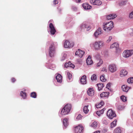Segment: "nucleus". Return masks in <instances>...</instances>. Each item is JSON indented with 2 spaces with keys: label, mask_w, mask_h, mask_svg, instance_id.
I'll list each match as a JSON object with an SVG mask.
<instances>
[{
  "label": "nucleus",
  "mask_w": 133,
  "mask_h": 133,
  "mask_svg": "<svg viewBox=\"0 0 133 133\" xmlns=\"http://www.w3.org/2000/svg\"><path fill=\"white\" fill-rule=\"evenodd\" d=\"M49 28L50 29L49 31L51 35H54L56 32V30L52 23H50L49 25Z\"/></svg>",
  "instance_id": "nucleus-11"
},
{
  "label": "nucleus",
  "mask_w": 133,
  "mask_h": 133,
  "mask_svg": "<svg viewBox=\"0 0 133 133\" xmlns=\"http://www.w3.org/2000/svg\"><path fill=\"white\" fill-rule=\"evenodd\" d=\"M71 109V105L69 104H67L62 109L60 114L62 115L68 114L70 111Z\"/></svg>",
  "instance_id": "nucleus-3"
},
{
  "label": "nucleus",
  "mask_w": 133,
  "mask_h": 133,
  "mask_svg": "<svg viewBox=\"0 0 133 133\" xmlns=\"http://www.w3.org/2000/svg\"><path fill=\"white\" fill-rule=\"evenodd\" d=\"M119 44L117 43H114L112 44L110 46V48L114 49V50H117L118 48Z\"/></svg>",
  "instance_id": "nucleus-15"
},
{
  "label": "nucleus",
  "mask_w": 133,
  "mask_h": 133,
  "mask_svg": "<svg viewBox=\"0 0 133 133\" xmlns=\"http://www.w3.org/2000/svg\"><path fill=\"white\" fill-rule=\"evenodd\" d=\"M97 85L98 88V89L99 91L102 89V88L104 87L103 84L102 83L98 84H97Z\"/></svg>",
  "instance_id": "nucleus-30"
},
{
  "label": "nucleus",
  "mask_w": 133,
  "mask_h": 133,
  "mask_svg": "<svg viewBox=\"0 0 133 133\" xmlns=\"http://www.w3.org/2000/svg\"><path fill=\"white\" fill-rule=\"evenodd\" d=\"M107 52V51H104V52L103 51H102L101 52V53L102 54L104 55H105V54H106Z\"/></svg>",
  "instance_id": "nucleus-51"
},
{
  "label": "nucleus",
  "mask_w": 133,
  "mask_h": 133,
  "mask_svg": "<svg viewBox=\"0 0 133 133\" xmlns=\"http://www.w3.org/2000/svg\"><path fill=\"white\" fill-rule=\"evenodd\" d=\"M103 113V111L101 110L96 112V114L99 116H100L101 114H102Z\"/></svg>",
  "instance_id": "nucleus-40"
},
{
  "label": "nucleus",
  "mask_w": 133,
  "mask_h": 133,
  "mask_svg": "<svg viewBox=\"0 0 133 133\" xmlns=\"http://www.w3.org/2000/svg\"><path fill=\"white\" fill-rule=\"evenodd\" d=\"M84 128L81 125H79L75 127L74 131L75 133H83Z\"/></svg>",
  "instance_id": "nucleus-7"
},
{
  "label": "nucleus",
  "mask_w": 133,
  "mask_h": 133,
  "mask_svg": "<svg viewBox=\"0 0 133 133\" xmlns=\"http://www.w3.org/2000/svg\"><path fill=\"white\" fill-rule=\"evenodd\" d=\"M104 45V42L102 41H96L90 44L91 47L93 46L95 50H99Z\"/></svg>",
  "instance_id": "nucleus-1"
},
{
  "label": "nucleus",
  "mask_w": 133,
  "mask_h": 133,
  "mask_svg": "<svg viewBox=\"0 0 133 133\" xmlns=\"http://www.w3.org/2000/svg\"><path fill=\"white\" fill-rule=\"evenodd\" d=\"M67 80L68 82H70L72 81V79H71L72 76V75L69 72H67Z\"/></svg>",
  "instance_id": "nucleus-26"
},
{
  "label": "nucleus",
  "mask_w": 133,
  "mask_h": 133,
  "mask_svg": "<svg viewBox=\"0 0 133 133\" xmlns=\"http://www.w3.org/2000/svg\"><path fill=\"white\" fill-rule=\"evenodd\" d=\"M103 63V61L101 59H100L99 62L96 65V67H98L101 66Z\"/></svg>",
  "instance_id": "nucleus-34"
},
{
  "label": "nucleus",
  "mask_w": 133,
  "mask_h": 133,
  "mask_svg": "<svg viewBox=\"0 0 133 133\" xmlns=\"http://www.w3.org/2000/svg\"><path fill=\"white\" fill-rule=\"evenodd\" d=\"M131 32L130 34V35L131 36H133V29H131Z\"/></svg>",
  "instance_id": "nucleus-56"
},
{
  "label": "nucleus",
  "mask_w": 133,
  "mask_h": 133,
  "mask_svg": "<svg viewBox=\"0 0 133 133\" xmlns=\"http://www.w3.org/2000/svg\"><path fill=\"white\" fill-rule=\"evenodd\" d=\"M131 87L128 86L127 85H123L122 87V89L123 91L127 92L129 89H130Z\"/></svg>",
  "instance_id": "nucleus-20"
},
{
  "label": "nucleus",
  "mask_w": 133,
  "mask_h": 133,
  "mask_svg": "<svg viewBox=\"0 0 133 133\" xmlns=\"http://www.w3.org/2000/svg\"><path fill=\"white\" fill-rule=\"evenodd\" d=\"M96 76L95 74H93L91 76V79L92 80H96Z\"/></svg>",
  "instance_id": "nucleus-42"
},
{
  "label": "nucleus",
  "mask_w": 133,
  "mask_h": 133,
  "mask_svg": "<svg viewBox=\"0 0 133 133\" xmlns=\"http://www.w3.org/2000/svg\"><path fill=\"white\" fill-rule=\"evenodd\" d=\"M74 45L73 43H70L69 41L66 40L63 42V45L65 48H71Z\"/></svg>",
  "instance_id": "nucleus-8"
},
{
  "label": "nucleus",
  "mask_w": 133,
  "mask_h": 133,
  "mask_svg": "<svg viewBox=\"0 0 133 133\" xmlns=\"http://www.w3.org/2000/svg\"><path fill=\"white\" fill-rule=\"evenodd\" d=\"M97 122L96 121H94L92 123V124L91 125V126L95 129L97 127Z\"/></svg>",
  "instance_id": "nucleus-36"
},
{
  "label": "nucleus",
  "mask_w": 133,
  "mask_h": 133,
  "mask_svg": "<svg viewBox=\"0 0 133 133\" xmlns=\"http://www.w3.org/2000/svg\"><path fill=\"white\" fill-rule=\"evenodd\" d=\"M128 71L125 69H122L120 73V76L121 77H123L127 75Z\"/></svg>",
  "instance_id": "nucleus-21"
},
{
  "label": "nucleus",
  "mask_w": 133,
  "mask_h": 133,
  "mask_svg": "<svg viewBox=\"0 0 133 133\" xmlns=\"http://www.w3.org/2000/svg\"><path fill=\"white\" fill-rule=\"evenodd\" d=\"M59 116H60V117H62V116H61V115H59Z\"/></svg>",
  "instance_id": "nucleus-62"
},
{
  "label": "nucleus",
  "mask_w": 133,
  "mask_h": 133,
  "mask_svg": "<svg viewBox=\"0 0 133 133\" xmlns=\"http://www.w3.org/2000/svg\"><path fill=\"white\" fill-rule=\"evenodd\" d=\"M88 94L89 96H92L94 95V91L92 88H90L87 91Z\"/></svg>",
  "instance_id": "nucleus-16"
},
{
  "label": "nucleus",
  "mask_w": 133,
  "mask_h": 133,
  "mask_svg": "<svg viewBox=\"0 0 133 133\" xmlns=\"http://www.w3.org/2000/svg\"><path fill=\"white\" fill-rule=\"evenodd\" d=\"M56 78L58 82L61 83L62 82V77L60 74H58L56 76Z\"/></svg>",
  "instance_id": "nucleus-25"
},
{
  "label": "nucleus",
  "mask_w": 133,
  "mask_h": 133,
  "mask_svg": "<svg viewBox=\"0 0 133 133\" xmlns=\"http://www.w3.org/2000/svg\"><path fill=\"white\" fill-rule=\"evenodd\" d=\"M83 8L85 10L90 9L91 8L92 6L88 3H84L82 5Z\"/></svg>",
  "instance_id": "nucleus-23"
},
{
  "label": "nucleus",
  "mask_w": 133,
  "mask_h": 133,
  "mask_svg": "<svg viewBox=\"0 0 133 133\" xmlns=\"http://www.w3.org/2000/svg\"><path fill=\"white\" fill-rule=\"evenodd\" d=\"M94 133H100L99 131H96L94 132Z\"/></svg>",
  "instance_id": "nucleus-58"
},
{
  "label": "nucleus",
  "mask_w": 133,
  "mask_h": 133,
  "mask_svg": "<svg viewBox=\"0 0 133 133\" xmlns=\"http://www.w3.org/2000/svg\"><path fill=\"white\" fill-rule=\"evenodd\" d=\"M110 86V83H108L107 85V88L108 89H109V87Z\"/></svg>",
  "instance_id": "nucleus-53"
},
{
  "label": "nucleus",
  "mask_w": 133,
  "mask_h": 133,
  "mask_svg": "<svg viewBox=\"0 0 133 133\" xmlns=\"http://www.w3.org/2000/svg\"><path fill=\"white\" fill-rule=\"evenodd\" d=\"M58 9H59V11H60L62 9L60 8H58Z\"/></svg>",
  "instance_id": "nucleus-60"
},
{
  "label": "nucleus",
  "mask_w": 133,
  "mask_h": 133,
  "mask_svg": "<svg viewBox=\"0 0 133 133\" xmlns=\"http://www.w3.org/2000/svg\"><path fill=\"white\" fill-rule=\"evenodd\" d=\"M82 29L87 28V30H89L90 29V26L88 25V23L87 22L83 23L80 25Z\"/></svg>",
  "instance_id": "nucleus-10"
},
{
  "label": "nucleus",
  "mask_w": 133,
  "mask_h": 133,
  "mask_svg": "<svg viewBox=\"0 0 133 133\" xmlns=\"http://www.w3.org/2000/svg\"><path fill=\"white\" fill-rule=\"evenodd\" d=\"M133 54V50H127L124 51L123 53V56L125 58H128Z\"/></svg>",
  "instance_id": "nucleus-6"
},
{
  "label": "nucleus",
  "mask_w": 133,
  "mask_h": 133,
  "mask_svg": "<svg viewBox=\"0 0 133 133\" xmlns=\"http://www.w3.org/2000/svg\"><path fill=\"white\" fill-rule=\"evenodd\" d=\"M117 17V15L115 14H111L107 16V18L108 20L113 19Z\"/></svg>",
  "instance_id": "nucleus-24"
},
{
  "label": "nucleus",
  "mask_w": 133,
  "mask_h": 133,
  "mask_svg": "<svg viewBox=\"0 0 133 133\" xmlns=\"http://www.w3.org/2000/svg\"><path fill=\"white\" fill-rule=\"evenodd\" d=\"M67 53L66 52H63L62 54L61 57V60L63 61L67 59Z\"/></svg>",
  "instance_id": "nucleus-17"
},
{
  "label": "nucleus",
  "mask_w": 133,
  "mask_h": 133,
  "mask_svg": "<svg viewBox=\"0 0 133 133\" xmlns=\"http://www.w3.org/2000/svg\"><path fill=\"white\" fill-rule=\"evenodd\" d=\"M83 116L80 114H79L77 117L76 118L77 120H79L81 119Z\"/></svg>",
  "instance_id": "nucleus-46"
},
{
  "label": "nucleus",
  "mask_w": 133,
  "mask_h": 133,
  "mask_svg": "<svg viewBox=\"0 0 133 133\" xmlns=\"http://www.w3.org/2000/svg\"><path fill=\"white\" fill-rule=\"evenodd\" d=\"M86 76L85 75H83L81 77L80 79V82L81 84L83 85L86 84Z\"/></svg>",
  "instance_id": "nucleus-18"
},
{
  "label": "nucleus",
  "mask_w": 133,
  "mask_h": 133,
  "mask_svg": "<svg viewBox=\"0 0 133 133\" xmlns=\"http://www.w3.org/2000/svg\"><path fill=\"white\" fill-rule=\"evenodd\" d=\"M109 94V92H103L100 94V96L101 98H108Z\"/></svg>",
  "instance_id": "nucleus-22"
},
{
  "label": "nucleus",
  "mask_w": 133,
  "mask_h": 133,
  "mask_svg": "<svg viewBox=\"0 0 133 133\" xmlns=\"http://www.w3.org/2000/svg\"><path fill=\"white\" fill-rule=\"evenodd\" d=\"M102 33L101 30L100 28H98L94 32V35L96 38H97L98 37V36L100 35Z\"/></svg>",
  "instance_id": "nucleus-14"
},
{
  "label": "nucleus",
  "mask_w": 133,
  "mask_h": 133,
  "mask_svg": "<svg viewBox=\"0 0 133 133\" xmlns=\"http://www.w3.org/2000/svg\"><path fill=\"white\" fill-rule=\"evenodd\" d=\"M68 121V119L66 118H65L63 119V127L64 129H65L68 125L69 124Z\"/></svg>",
  "instance_id": "nucleus-19"
},
{
  "label": "nucleus",
  "mask_w": 133,
  "mask_h": 133,
  "mask_svg": "<svg viewBox=\"0 0 133 133\" xmlns=\"http://www.w3.org/2000/svg\"><path fill=\"white\" fill-rule=\"evenodd\" d=\"M84 52L79 49L75 53L76 55H77L80 58H82L84 54Z\"/></svg>",
  "instance_id": "nucleus-12"
},
{
  "label": "nucleus",
  "mask_w": 133,
  "mask_h": 133,
  "mask_svg": "<svg viewBox=\"0 0 133 133\" xmlns=\"http://www.w3.org/2000/svg\"><path fill=\"white\" fill-rule=\"evenodd\" d=\"M107 115L108 118L110 119H112L114 117L116 116L115 112L111 109H109L107 111Z\"/></svg>",
  "instance_id": "nucleus-5"
},
{
  "label": "nucleus",
  "mask_w": 133,
  "mask_h": 133,
  "mask_svg": "<svg viewBox=\"0 0 133 133\" xmlns=\"http://www.w3.org/2000/svg\"><path fill=\"white\" fill-rule=\"evenodd\" d=\"M116 122L117 120L116 119H115L113 121L111 124V128L115 127L116 125Z\"/></svg>",
  "instance_id": "nucleus-33"
},
{
  "label": "nucleus",
  "mask_w": 133,
  "mask_h": 133,
  "mask_svg": "<svg viewBox=\"0 0 133 133\" xmlns=\"http://www.w3.org/2000/svg\"><path fill=\"white\" fill-rule=\"evenodd\" d=\"M88 105H86L84 107L83 109V111L84 113L85 114L87 113L89 111V110L88 109Z\"/></svg>",
  "instance_id": "nucleus-32"
},
{
  "label": "nucleus",
  "mask_w": 133,
  "mask_h": 133,
  "mask_svg": "<svg viewBox=\"0 0 133 133\" xmlns=\"http://www.w3.org/2000/svg\"><path fill=\"white\" fill-rule=\"evenodd\" d=\"M127 82L129 84L132 83L133 82V77L128 78L127 80Z\"/></svg>",
  "instance_id": "nucleus-37"
},
{
  "label": "nucleus",
  "mask_w": 133,
  "mask_h": 133,
  "mask_svg": "<svg viewBox=\"0 0 133 133\" xmlns=\"http://www.w3.org/2000/svg\"><path fill=\"white\" fill-rule=\"evenodd\" d=\"M20 95L23 99H25L26 97V93L23 91H21L20 92Z\"/></svg>",
  "instance_id": "nucleus-29"
},
{
  "label": "nucleus",
  "mask_w": 133,
  "mask_h": 133,
  "mask_svg": "<svg viewBox=\"0 0 133 133\" xmlns=\"http://www.w3.org/2000/svg\"><path fill=\"white\" fill-rule=\"evenodd\" d=\"M58 0H54L53 2V4L54 5H56L58 3Z\"/></svg>",
  "instance_id": "nucleus-50"
},
{
  "label": "nucleus",
  "mask_w": 133,
  "mask_h": 133,
  "mask_svg": "<svg viewBox=\"0 0 133 133\" xmlns=\"http://www.w3.org/2000/svg\"><path fill=\"white\" fill-rule=\"evenodd\" d=\"M36 94L35 92H33L31 94V96L32 97L35 98L36 97Z\"/></svg>",
  "instance_id": "nucleus-39"
},
{
  "label": "nucleus",
  "mask_w": 133,
  "mask_h": 133,
  "mask_svg": "<svg viewBox=\"0 0 133 133\" xmlns=\"http://www.w3.org/2000/svg\"><path fill=\"white\" fill-rule=\"evenodd\" d=\"M126 1H122L120 2L119 4V5L122 6L125 4Z\"/></svg>",
  "instance_id": "nucleus-44"
},
{
  "label": "nucleus",
  "mask_w": 133,
  "mask_h": 133,
  "mask_svg": "<svg viewBox=\"0 0 133 133\" xmlns=\"http://www.w3.org/2000/svg\"><path fill=\"white\" fill-rule=\"evenodd\" d=\"M86 63L88 65H90L93 63L90 56H89L86 59Z\"/></svg>",
  "instance_id": "nucleus-27"
},
{
  "label": "nucleus",
  "mask_w": 133,
  "mask_h": 133,
  "mask_svg": "<svg viewBox=\"0 0 133 133\" xmlns=\"http://www.w3.org/2000/svg\"><path fill=\"white\" fill-rule=\"evenodd\" d=\"M56 42L52 43L49 47V55L51 57H53L55 55L56 50L55 46Z\"/></svg>",
  "instance_id": "nucleus-4"
},
{
  "label": "nucleus",
  "mask_w": 133,
  "mask_h": 133,
  "mask_svg": "<svg viewBox=\"0 0 133 133\" xmlns=\"http://www.w3.org/2000/svg\"><path fill=\"white\" fill-rule=\"evenodd\" d=\"M109 70L111 73H114L117 70V67L116 64H112L109 65L108 67Z\"/></svg>",
  "instance_id": "nucleus-9"
},
{
  "label": "nucleus",
  "mask_w": 133,
  "mask_h": 133,
  "mask_svg": "<svg viewBox=\"0 0 133 133\" xmlns=\"http://www.w3.org/2000/svg\"><path fill=\"white\" fill-rule=\"evenodd\" d=\"M104 103V102L103 101H101L100 103L98 104H96L95 106L97 108H98L101 107L103 105Z\"/></svg>",
  "instance_id": "nucleus-31"
},
{
  "label": "nucleus",
  "mask_w": 133,
  "mask_h": 133,
  "mask_svg": "<svg viewBox=\"0 0 133 133\" xmlns=\"http://www.w3.org/2000/svg\"><path fill=\"white\" fill-rule=\"evenodd\" d=\"M112 39V37L111 36H110L109 37L108 39L107 40V43L109 42L110 41H111V40Z\"/></svg>",
  "instance_id": "nucleus-48"
},
{
  "label": "nucleus",
  "mask_w": 133,
  "mask_h": 133,
  "mask_svg": "<svg viewBox=\"0 0 133 133\" xmlns=\"http://www.w3.org/2000/svg\"><path fill=\"white\" fill-rule=\"evenodd\" d=\"M114 133H122L121 129L120 127L116 128L114 130Z\"/></svg>",
  "instance_id": "nucleus-28"
},
{
  "label": "nucleus",
  "mask_w": 133,
  "mask_h": 133,
  "mask_svg": "<svg viewBox=\"0 0 133 133\" xmlns=\"http://www.w3.org/2000/svg\"><path fill=\"white\" fill-rule=\"evenodd\" d=\"M105 108H103L101 110H102L103 111V112H104V111L105 110Z\"/></svg>",
  "instance_id": "nucleus-59"
},
{
  "label": "nucleus",
  "mask_w": 133,
  "mask_h": 133,
  "mask_svg": "<svg viewBox=\"0 0 133 133\" xmlns=\"http://www.w3.org/2000/svg\"><path fill=\"white\" fill-rule=\"evenodd\" d=\"M121 98L123 102H125L127 101L126 97L124 95L122 96L121 97Z\"/></svg>",
  "instance_id": "nucleus-41"
},
{
  "label": "nucleus",
  "mask_w": 133,
  "mask_h": 133,
  "mask_svg": "<svg viewBox=\"0 0 133 133\" xmlns=\"http://www.w3.org/2000/svg\"><path fill=\"white\" fill-rule=\"evenodd\" d=\"M70 62H69L68 63H65L64 65V68H67L68 67H69L70 66Z\"/></svg>",
  "instance_id": "nucleus-45"
},
{
  "label": "nucleus",
  "mask_w": 133,
  "mask_h": 133,
  "mask_svg": "<svg viewBox=\"0 0 133 133\" xmlns=\"http://www.w3.org/2000/svg\"><path fill=\"white\" fill-rule=\"evenodd\" d=\"M46 66L48 68L52 70H54L56 67V65L54 64H51L49 66L46 65Z\"/></svg>",
  "instance_id": "nucleus-35"
},
{
  "label": "nucleus",
  "mask_w": 133,
  "mask_h": 133,
  "mask_svg": "<svg viewBox=\"0 0 133 133\" xmlns=\"http://www.w3.org/2000/svg\"><path fill=\"white\" fill-rule=\"evenodd\" d=\"M73 10L74 11H76L77 9V8L76 7H72V8Z\"/></svg>",
  "instance_id": "nucleus-54"
},
{
  "label": "nucleus",
  "mask_w": 133,
  "mask_h": 133,
  "mask_svg": "<svg viewBox=\"0 0 133 133\" xmlns=\"http://www.w3.org/2000/svg\"><path fill=\"white\" fill-rule=\"evenodd\" d=\"M71 19H72V18H69V22H70L71 21Z\"/></svg>",
  "instance_id": "nucleus-61"
},
{
  "label": "nucleus",
  "mask_w": 133,
  "mask_h": 133,
  "mask_svg": "<svg viewBox=\"0 0 133 133\" xmlns=\"http://www.w3.org/2000/svg\"><path fill=\"white\" fill-rule=\"evenodd\" d=\"M101 71H103L105 72H107V70L106 67H103L102 68V69L101 70Z\"/></svg>",
  "instance_id": "nucleus-49"
},
{
  "label": "nucleus",
  "mask_w": 133,
  "mask_h": 133,
  "mask_svg": "<svg viewBox=\"0 0 133 133\" xmlns=\"http://www.w3.org/2000/svg\"><path fill=\"white\" fill-rule=\"evenodd\" d=\"M101 81L102 82H105L106 81V79L104 78V75H102L100 77Z\"/></svg>",
  "instance_id": "nucleus-38"
},
{
  "label": "nucleus",
  "mask_w": 133,
  "mask_h": 133,
  "mask_svg": "<svg viewBox=\"0 0 133 133\" xmlns=\"http://www.w3.org/2000/svg\"><path fill=\"white\" fill-rule=\"evenodd\" d=\"M113 27V23L111 21L108 23H104L103 25V29L106 31H110Z\"/></svg>",
  "instance_id": "nucleus-2"
},
{
  "label": "nucleus",
  "mask_w": 133,
  "mask_h": 133,
  "mask_svg": "<svg viewBox=\"0 0 133 133\" xmlns=\"http://www.w3.org/2000/svg\"><path fill=\"white\" fill-rule=\"evenodd\" d=\"M70 65H70V66H69V67H71V68H74L75 67V66L74 65L72 64H71V62H70Z\"/></svg>",
  "instance_id": "nucleus-52"
},
{
  "label": "nucleus",
  "mask_w": 133,
  "mask_h": 133,
  "mask_svg": "<svg viewBox=\"0 0 133 133\" xmlns=\"http://www.w3.org/2000/svg\"><path fill=\"white\" fill-rule=\"evenodd\" d=\"M102 122L105 125L109 123L108 120L106 119H104L103 120Z\"/></svg>",
  "instance_id": "nucleus-43"
},
{
  "label": "nucleus",
  "mask_w": 133,
  "mask_h": 133,
  "mask_svg": "<svg viewBox=\"0 0 133 133\" xmlns=\"http://www.w3.org/2000/svg\"><path fill=\"white\" fill-rule=\"evenodd\" d=\"M90 3L94 5H99L102 4L101 1L99 0H90Z\"/></svg>",
  "instance_id": "nucleus-13"
},
{
  "label": "nucleus",
  "mask_w": 133,
  "mask_h": 133,
  "mask_svg": "<svg viewBox=\"0 0 133 133\" xmlns=\"http://www.w3.org/2000/svg\"><path fill=\"white\" fill-rule=\"evenodd\" d=\"M11 80L12 82H14L15 81L16 79L14 78H11Z\"/></svg>",
  "instance_id": "nucleus-55"
},
{
  "label": "nucleus",
  "mask_w": 133,
  "mask_h": 133,
  "mask_svg": "<svg viewBox=\"0 0 133 133\" xmlns=\"http://www.w3.org/2000/svg\"><path fill=\"white\" fill-rule=\"evenodd\" d=\"M129 17L130 18H133V11L130 13Z\"/></svg>",
  "instance_id": "nucleus-47"
},
{
  "label": "nucleus",
  "mask_w": 133,
  "mask_h": 133,
  "mask_svg": "<svg viewBox=\"0 0 133 133\" xmlns=\"http://www.w3.org/2000/svg\"><path fill=\"white\" fill-rule=\"evenodd\" d=\"M73 1L75 2L76 3H79L80 1L81 0H73Z\"/></svg>",
  "instance_id": "nucleus-57"
}]
</instances>
